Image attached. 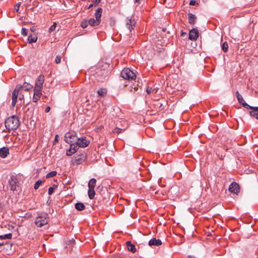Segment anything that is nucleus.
Instances as JSON below:
<instances>
[{"instance_id": "nucleus-1", "label": "nucleus", "mask_w": 258, "mask_h": 258, "mask_svg": "<svg viewBox=\"0 0 258 258\" xmlns=\"http://www.w3.org/2000/svg\"><path fill=\"white\" fill-rule=\"evenodd\" d=\"M5 126L9 130H16L20 124L19 118L16 115L9 117L5 120Z\"/></svg>"}, {"instance_id": "nucleus-2", "label": "nucleus", "mask_w": 258, "mask_h": 258, "mask_svg": "<svg viewBox=\"0 0 258 258\" xmlns=\"http://www.w3.org/2000/svg\"><path fill=\"white\" fill-rule=\"evenodd\" d=\"M121 76L123 79L128 80H133L136 78V75L135 73L128 68L124 69L121 72Z\"/></svg>"}, {"instance_id": "nucleus-3", "label": "nucleus", "mask_w": 258, "mask_h": 258, "mask_svg": "<svg viewBox=\"0 0 258 258\" xmlns=\"http://www.w3.org/2000/svg\"><path fill=\"white\" fill-rule=\"evenodd\" d=\"M77 139V133L74 131L69 132L64 136V141L67 143H72Z\"/></svg>"}, {"instance_id": "nucleus-4", "label": "nucleus", "mask_w": 258, "mask_h": 258, "mask_svg": "<svg viewBox=\"0 0 258 258\" xmlns=\"http://www.w3.org/2000/svg\"><path fill=\"white\" fill-rule=\"evenodd\" d=\"M35 224L38 227H41L44 225H46L48 223L47 215L45 214V216H38L35 221Z\"/></svg>"}, {"instance_id": "nucleus-5", "label": "nucleus", "mask_w": 258, "mask_h": 258, "mask_svg": "<svg viewBox=\"0 0 258 258\" xmlns=\"http://www.w3.org/2000/svg\"><path fill=\"white\" fill-rule=\"evenodd\" d=\"M86 155L85 152L80 155H77L74 157L73 163L76 165H80L84 162Z\"/></svg>"}, {"instance_id": "nucleus-6", "label": "nucleus", "mask_w": 258, "mask_h": 258, "mask_svg": "<svg viewBox=\"0 0 258 258\" xmlns=\"http://www.w3.org/2000/svg\"><path fill=\"white\" fill-rule=\"evenodd\" d=\"M78 145L79 147L86 148L90 144V141L88 140L86 137H82L77 138L76 142Z\"/></svg>"}, {"instance_id": "nucleus-7", "label": "nucleus", "mask_w": 258, "mask_h": 258, "mask_svg": "<svg viewBox=\"0 0 258 258\" xmlns=\"http://www.w3.org/2000/svg\"><path fill=\"white\" fill-rule=\"evenodd\" d=\"M18 182V179L16 176L12 175L10 177L9 180V184L11 190L14 191L16 190Z\"/></svg>"}, {"instance_id": "nucleus-8", "label": "nucleus", "mask_w": 258, "mask_h": 258, "mask_svg": "<svg viewBox=\"0 0 258 258\" xmlns=\"http://www.w3.org/2000/svg\"><path fill=\"white\" fill-rule=\"evenodd\" d=\"M21 87H16L15 89L12 92V105L13 107H14L16 105V104L17 101V99L19 96V91L20 90V88Z\"/></svg>"}, {"instance_id": "nucleus-9", "label": "nucleus", "mask_w": 258, "mask_h": 258, "mask_svg": "<svg viewBox=\"0 0 258 258\" xmlns=\"http://www.w3.org/2000/svg\"><path fill=\"white\" fill-rule=\"evenodd\" d=\"M44 82V76L43 75L39 76L37 78V80L36 81L35 86L34 88L42 90Z\"/></svg>"}, {"instance_id": "nucleus-10", "label": "nucleus", "mask_w": 258, "mask_h": 258, "mask_svg": "<svg viewBox=\"0 0 258 258\" xmlns=\"http://www.w3.org/2000/svg\"><path fill=\"white\" fill-rule=\"evenodd\" d=\"M123 125H121L120 127H116L112 131L113 133L117 134H120L125 131L128 127V124L126 121H123Z\"/></svg>"}, {"instance_id": "nucleus-11", "label": "nucleus", "mask_w": 258, "mask_h": 258, "mask_svg": "<svg viewBox=\"0 0 258 258\" xmlns=\"http://www.w3.org/2000/svg\"><path fill=\"white\" fill-rule=\"evenodd\" d=\"M229 190L231 192L237 194L239 192V185L235 182H233L229 187Z\"/></svg>"}, {"instance_id": "nucleus-12", "label": "nucleus", "mask_w": 258, "mask_h": 258, "mask_svg": "<svg viewBox=\"0 0 258 258\" xmlns=\"http://www.w3.org/2000/svg\"><path fill=\"white\" fill-rule=\"evenodd\" d=\"M199 33L197 29H192L189 33L188 37L190 40H196L199 37Z\"/></svg>"}, {"instance_id": "nucleus-13", "label": "nucleus", "mask_w": 258, "mask_h": 258, "mask_svg": "<svg viewBox=\"0 0 258 258\" xmlns=\"http://www.w3.org/2000/svg\"><path fill=\"white\" fill-rule=\"evenodd\" d=\"M34 92L33 101L34 102H37L41 97V95L42 94V90L34 88Z\"/></svg>"}, {"instance_id": "nucleus-14", "label": "nucleus", "mask_w": 258, "mask_h": 258, "mask_svg": "<svg viewBox=\"0 0 258 258\" xmlns=\"http://www.w3.org/2000/svg\"><path fill=\"white\" fill-rule=\"evenodd\" d=\"M17 87H21L20 90L24 89L25 91H29L33 88V86L27 82H24L22 85H18Z\"/></svg>"}, {"instance_id": "nucleus-15", "label": "nucleus", "mask_w": 258, "mask_h": 258, "mask_svg": "<svg viewBox=\"0 0 258 258\" xmlns=\"http://www.w3.org/2000/svg\"><path fill=\"white\" fill-rule=\"evenodd\" d=\"M135 23L136 22L134 20H133L131 19H127L126 23V26L131 32H132V30L134 29Z\"/></svg>"}, {"instance_id": "nucleus-16", "label": "nucleus", "mask_w": 258, "mask_h": 258, "mask_svg": "<svg viewBox=\"0 0 258 258\" xmlns=\"http://www.w3.org/2000/svg\"><path fill=\"white\" fill-rule=\"evenodd\" d=\"M9 154L8 148L4 147L0 149V157L5 158Z\"/></svg>"}, {"instance_id": "nucleus-17", "label": "nucleus", "mask_w": 258, "mask_h": 258, "mask_svg": "<svg viewBox=\"0 0 258 258\" xmlns=\"http://www.w3.org/2000/svg\"><path fill=\"white\" fill-rule=\"evenodd\" d=\"M162 244V241L160 239H156L155 238H152L149 241L150 246H159Z\"/></svg>"}, {"instance_id": "nucleus-18", "label": "nucleus", "mask_w": 258, "mask_h": 258, "mask_svg": "<svg viewBox=\"0 0 258 258\" xmlns=\"http://www.w3.org/2000/svg\"><path fill=\"white\" fill-rule=\"evenodd\" d=\"M126 245L129 251L133 253H135L136 251V248L134 244H133L131 241H127L126 242Z\"/></svg>"}, {"instance_id": "nucleus-19", "label": "nucleus", "mask_w": 258, "mask_h": 258, "mask_svg": "<svg viewBox=\"0 0 258 258\" xmlns=\"http://www.w3.org/2000/svg\"><path fill=\"white\" fill-rule=\"evenodd\" d=\"M166 103L165 101H164L163 103L160 101H157L155 105L156 106V107L158 108L160 110H163L166 106Z\"/></svg>"}, {"instance_id": "nucleus-20", "label": "nucleus", "mask_w": 258, "mask_h": 258, "mask_svg": "<svg viewBox=\"0 0 258 258\" xmlns=\"http://www.w3.org/2000/svg\"><path fill=\"white\" fill-rule=\"evenodd\" d=\"M102 9L101 8H99L96 11L95 13L96 19L98 20L100 22H101V17L102 14Z\"/></svg>"}, {"instance_id": "nucleus-21", "label": "nucleus", "mask_w": 258, "mask_h": 258, "mask_svg": "<svg viewBox=\"0 0 258 258\" xmlns=\"http://www.w3.org/2000/svg\"><path fill=\"white\" fill-rule=\"evenodd\" d=\"M100 22L96 19L91 18L88 20V24L91 26H96L99 25Z\"/></svg>"}, {"instance_id": "nucleus-22", "label": "nucleus", "mask_w": 258, "mask_h": 258, "mask_svg": "<svg viewBox=\"0 0 258 258\" xmlns=\"http://www.w3.org/2000/svg\"><path fill=\"white\" fill-rule=\"evenodd\" d=\"M37 40V36L35 34H31L29 36L28 41L29 43L36 42Z\"/></svg>"}, {"instance_id": "nucleus-23", "label": "nucleus", "mask_w": 258, "mask_h": 258, "mask_svg": "<svg viewBox=\"0 0 258 258\" xmlns=\"http://www.w3.org/2000/svg\"><path fill=\"white\" fill-rule=\"evenodd\" d=\"M188 22L190 24H194L195 23L196 17L195 15L189 13L188 14Z\"/></svg>"}, {"instance_id": "nucleus-24", "label": "nucleus", "mask_w": 258, "mask_h": 258, "mask_svg": "<svg viewBox=\"0 0 258 258\" xmlns=\"http://www.w3.org/2000/svg\"><path fill=\"white\" fill-rule=\"evenodd\" d=\"M96 183V180L95 178H92L90 180L88 183L89 188L94 189Z\"/></svg>"}, {"instance_id": "nucleus-25", "label": "nucleus", "mask_w": 258, "mask_h": 258, "mask_svg": "<svg viewBox=\"0 0 258 258\" xmlns=\"http://www.w3.org/2000/svg\"><path fill=\"white\" fill-rule=\"evenodd\" d=\"M70 148L75 153L79 149V146L76 142V143H70Z\"/></svg>"}, {"instance_id": "nucleus-26", "label": "nucleus", "mask_w": 258, "mask_h": 258, "mask_svg": "<svg viewBox=\"0 0 258 258\" xmlns=\"http://www.w3.org/2000/svg\"><path fill=\"white\" fill-rule=\"evenodd\" d=\"M75 208L79 211H82L85 209V206L82 203H77L75 204Z\"/></svg>"}, {"instance_id": "nucleus-27", "label": "nucleus", "mask_w": 258, "mask_h": 258, "mask_svg": "<svg viewBox=\"0 0 258 258\" xmlns=\"http://www.w3.org/2000/svg\"><path fill=\"white\" fill-rule=\"evenodd\" d=\"M88 194L89 198L91 200L93 199L94 198L95 195V192L94 189L89 188L88 191Z\"/></svg>"}, {"instance_id": "nucleus-28", "label": "nucleus", "mask_w": 258, "mask_h": 258, "mask_svg": "<svg viewBox=\"0 0 258 258\" xmlns=\"http://www.w3.org/2000/svg\"><path fill=\"white\" fill-rule=\"evenodd\" d=\"M236 95L237 100L240 104H241L243 102H244V100L242 96L239 94L238 91L236 92Z\"/></svg>"}, {"instance_id": "nucleus-29", "label": "nucleus", "mask_w": 258, "mask_h": 258, "mask_svg": "<svg viewBox=\"0 0 258 258\" xmlns=\"http://www.w3.org/2000/svg\"><path fill=\"white\" fill-rule=\"evenodd\" d=\"M107 93V91L105 89H100L97 91V93L100 96H104Z\"/></svg>"}, {"instance_id": "nucleus-30", "label": "nucleus", "mask_w": 258, "mask_h": 258, "mask_svg": "<svg viewBox=\"0 0 258 258\" xmlns=\"http://www.w3.org/2000/svg\"><path fill=\"white\" fill-rule=\"evenodd\" d=\"M249 114L251 116H252L255 118L258 119V111L252 110L249 112Z\"/></svg>"}, {"instance_id": "nucleus-31", "label": "nucleus", "mask_w": 258, "mask_h": 258, "mask_svg": "<svg viewBox=\"0 0 258 258\" xmlns=\"http://www.w3.org/2000/svg\"><path fill=\"white\" fill-rule=\"evenodd\" d=\"M12 237V234L11 233H8L6 234L3 235H0V239H10Z\"/></svg>"}, {"instance_id": "nucleus-32", "label": "nucleus", "mask_w": 258, "mask_h": 258, "mask_svg": "<svg viewBox=\"0 0 258 258\" xmlns=\"http://www.w3.org/2000/svg\"><path fill=\"white\" fill-rule=\"evenodd\" d=\"M57 172L56 171H52L46 174V178H49L50 177H54L56 175Z\"/></svg>"}, {"instance_id": "nucleus-33", "label": "nucleus", "mask_w": 258, "mask_h": 258, "mask_svg": "<svg viewBox=\"0 0 258 258\" xmlns=\"http://www.w3.org/2000/svg\"><path fill=\"white\" fill-rule=\"evenodd\" d=\"M228 48V43L226 42H224L222 45V49L224 52H227Z\"/></svg>"}, {"instance_id": "nucleus-34", "label": "nucleus", "mask_w": 258, "mask_h": 258, "mask_svg": "<svg viewBox=\"0 0 258 258\" xmlns=\"http://www.w3.org/2000/svg\"><path fill=\"white\" fill-rule=\"evenodd\" d=\"M241 105L245 108L246 109H251V110H253V108L254 107L253 106H250L249 105H248L247 103H246L245 102V101H244V102H243Z\"/></svg>"}, {"instance_id": "nucleus-35", "label": "nucleus", "mask_w": 258, "mask_h": 258, "mask_svg": "<svg viewBox=\"0 0 258 258\" xmlns=\"http://www.w3.org/2000/svg\"><path fill=\"white\" fill-rule=\"evenodd\" d=\"M42 183V181L40 180H37L35 184H34V188L35 189H37L40 186V184Z\"/></svg>"}, {"instance_id": "nucleus-36", "label": "nucleus", "mask_w": 258, "mask_h": 258, "mask_svg": "<svg viewBox=\"0 0 258 258\" xmlns=\"http://www.w3.org/2000/svg\"><path fill=\"white\" fill-rule=\"evenodd\" d=\"M56 22H54L53 23V24L50 27V28L49 29V32L50 33H51L55 30V29L56 28Z\"/></svg>"}, {"instance_id": "nucleus-37", "label": "nucleus", "mask_w": 258, "mask_h": 258, "mask_svg": "<svg viewBox=\"0 0 258 258\" xmlns=\"http://www.w3.org/2000/svg\"><path fill=\"white\" fill-rule=\"evenodd\" d=\"M22 90L19 91V96L18 98L20 100H22L24 99V95L22 92Z\"/></svg>"}, {"instance_id": "nucleus-38", "label": "nucleus", "mask_w": 258, "mask_h": 258, "mask_svg": "<svg viewBox=\"0 0 258 258\" xmlns=\"http://www.w3.org/2000/svg\"><path fill=\"white\" fill-rule=\"evenodd\" d=\"M88 26L87 24V21L86 20H84L81 23V27L83 28H86Z\"/></svg>"}, {"instance_id": "nucleus-39", "label": "nucleus", "mask_w": 258, "mask_h": 258, "mask_svg": "<svg viewBox=\"0 0 258 258\" xmlns=\"http://www.w3.org/2000/svg\"><path fill=\"white\" fill-rule=\"evenodd\" d=\"M21 33L23 36H27L28 33V30L26 28H23L22 29Z\"/></svg>"}, {"instance_id": "nucleus-40", "label": "nucleus", "mask_w": 258, "mask_h": 258, "mask_svg": "<svg viewBox=\"0 0 258 258\" xmlns=\"http://www.w3.org/2000/svg\"><path fill=\"white\" fill-rule=\"evenodd\" d=\"M73 154H74V152L70 148L69 150L67 151L66 155L68 156H72Z\"/></svg>"}, {"instance_id": "nucleus-41", "label": "nucleus", "mask_w": 258, "mask_h": 258, "mask_svg": "<svg viewBox=\"0 0 258 258\" xmlns=\"http://www.w3.org/2000/svg\"><path fill=\"white\" fill-rule=\"evenodd\" d=\"M60 61H61V57L60 56H58V55H57L55 57V62H56V63L58 64V63H59L60 62Z\"/></svg>"}, {"instance_id": "nucleus-42", "label": "nucleus", "mask_w": 258, "mask_h": 258, "mask_svg": "<svg viewBox=\"0 0 258 258\" xmlns=\"http://www.w3.org/2000/svg\"><path fill=\"white\" fill-rule=\"evenodd\" d=\"M21 3H18L15 5V10L16 12H18V11L19 10L20 7L21 6Z\"/></svg>"}, {"instance_id": "nucleus-43", "label": "nucleus", "mask_w": 258, "mask_h": 258, "mask_svg": "<svg viewBox=\"0 0 258 258\" xmlns=\"http://www.w3.org/2000/svg\"><path fill=\"white\" fill-rule=\"evenodd\" d=\"M53 191H54V187H50L48 188V192L49 195H51L53 193Z\"/></svg>"}, {"instance_id": "nucleus-44", "label": "nucleus", "mask_w": 258, "mask_h": 258, "mask_svg": "<svg viewBox=\"0 0 258 258\" xmlns=\"http://www.w3.org/2000/svg\"><path fill=\"white\" fill-rule=\"evenodd\" d=\"M58 139H59V136H58V135H56L55 136V138H54V140L53 141V144H55L58 142Z\"/></svg>"}, {"instance_id": "nucleus-45", "label": "nucleus", "mask_w": 258, "mask_h": 258, "mask_svg": "<svg viewBox=\"0 0 258 258\" xmlns=\"http://www.w3.org/2000/svg\"><path fill=\"white\" fill-rule=\"evenodd\" d=\"M152 91V88H150V87H148L147 89H146V92L148 94H150Z\"/></svg>"}, {"instance_id": "nucleus-46", "label": "nucleus", "mask_w": 258, "mask_h": 258, "mask_svg": "<svg viewBox=\"0 0 258 258\" xmlns=\"http://www.w3.org/2000/svg\"><path fill=\"white\" fill-rule=\"evenodd\" d=\"M196 4V2L195 0H191L189 2V5L191 6H194Z\"/></svg>"}, {"instance_id": "nucleus-47", "label": "nucleus", "mask_w": 258, "mask_h": 258, "mask_svg": "<svg viewBox=\"0 0 258 258\" xmlns=\"http://www.w3.org/2000/svg\"><path fill=\"white\" fill-rule=\"evenodd\" d=\"M50 110V107L49 106H47L45 109V112H48Z\"/></svg>"}, {"instance_id": "nucleus-48", "label": "nucleus", "mask_w": 258, "mask_h": 258, "mask_svg": "<svg viewBox=\"0 0 258 258\" xmlns=\"http://www.w3.org/2000/svg\"><path fill=\"white\" fill-rule=\"evenodd\" d=\"M253 110H255L256 111H258V106L257 107H254L253 108Z\"/></svg>"}, {"instance_id": "nucleus-49", "label": "nucleus", "mask_w": 258, "mask_h": 258, "mask_svg": "<svg viewBox=\"0 0 258 258\" xmlns=\"http://www.w3.org/2000/svg\"><path fill=\"white\" fill-rule=\"evenodd\" d=\"M185 34H186V33H184V32H182V33H181V35L182 36H183V35H185Z\"/></svg>"}, {"instance_id": "nucleus-50", "label": "nucleus", "mask_w": 258, "mask_h": 258, "mask_svg": "<svg viewBox=\"0 0 258 258\" xmlns=\"http://www.w3.org/2000/svg\"><path fill=\"white\" fill-rule=\"evenodd\" d=\"M92 6H93V4L90 5V6H89V8H90V7H92Z\"/></svg>"}, {"instance_id": "nucleus-51", "label": "nucleus", "mask_w": 258, "mask_h": 258, "mask_svg": "<svg viewBox=\"0 0 258 258\" xmlns=\"http://www.w3.org/2000/svg\"><path fill=\"white\" fill-rule=\"evenodd\" d=\"M136 2H139L140 0H135Z\"/></svg>"}, {"instance_id": "nucleus-52", "label": "nucleus", "mask_w": 258, "mask_h": 258, "mask_svg": "<svg viewBox=\"0 0 258 258\" xmlns=\"http://www.w3.org/2000/svg\"><path fill=\"white\" fill-rule=\"evenodd\" d=\"M3 245V243H0V245Z\"/></svg>"}]
</instances>
